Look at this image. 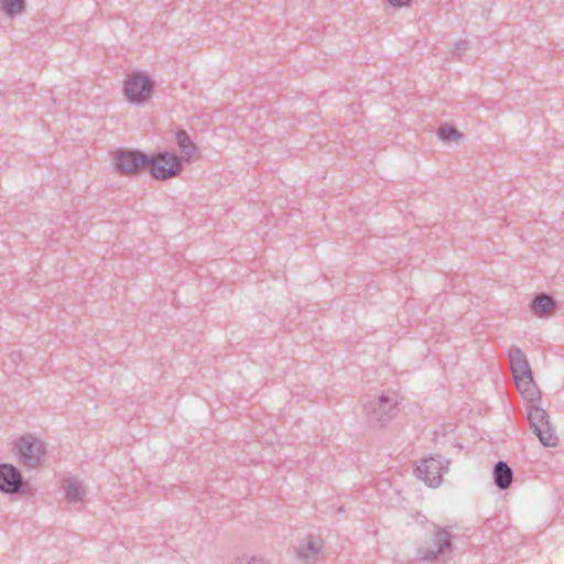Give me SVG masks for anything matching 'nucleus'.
I'll list each match as a JSON object with an SVG mask.
<instances>
[{
  "instance_id": "nucleus-11",
  "label": "nucleus",
  "mask_w": 564,
  "mask_h": 564,
  "mask_svg": "<svg viewBox=\"0 0 564 564\" xmlns=\"http://www.w3.org/2000/svg\"><path fill=\"white\" fill-rule=\"evenodd\" d=\"M322 551V543L319 539L308 536L304 544L296 549V555L300 560L314 563L317 561Z\"/></svg>"
},
{
  "instance_id": "nucleus-18",
  "label": "nucleus",
  "mask_w": 564,
  "mask_h": 564,
  "mask_svg": "<svg viewBox=\"0 0 564 564\" xmlns=\"http://www.w3.org/2000/svg\"><path fill=\"white\" fill-rule=\"evenodd\" d=\"M513 381L520 393H522V391H525L527 389H530L531 384H536L535 381L533 380L532 372H530V375H523L518 377L516 376V378H513Z\"/></svg>"
},
{
  "instance_id": "nucleus-19",
  "label": "nucleus",
  "mask_w": 564,
  "mask_h": 564,
  "mask_svg": "<svg viewBox=\"0 0 564 564\" xmlns=\"http://www.w3.org/2000/svg\"><path fill=\"white\" fill-rule=\"evenodd\" d=\"M235 564H267V563L264 562V560L262 557H256V556L246 557L245 556L241 558H237Z\"/></svg>"
},
{
  "instance_id": "nucleus-1",
  "label": "nucleus",
  "mask_w": 564,
  "mask_h": 564,
  "mask_svg": "<svg viewBox=\"0 0 564 564\" xmlns=\"http://www.w3.org/2000/svg\"><path fill=\"white\" fill-rule=\"evenodd\" d=\"M522 398L527 401V414L530 427L540 443L545 447L557 445L558 438L550 422V415L541 406V391L536 384L522 391Z\"/></svg>"
},
{
  "instance_id": "nucleus-22",
  "label": "nucleus",
  "mask_w": 564,
  "mask_h": 564,
  "mask_svg": "<svg viewBox=\"0 0 564 564\" xmlns=\"http://www.w3.org/2000/svg\"><path fill=\"white\" fill-rule=\"evenodd\" d=\"M391 6L397 8L406 7L411 3L412 0H387Z\"/></svg>"
},
{
  "instance_id": "nucleus-15",
  "label": "nucleus",
  "mask_w": 564,
  "mask_h": 564,
  "mask_svg": "<svg viewBox=\"0 0 564 564\" xmlns=\"http://www.w3.org/2000/svg\"><path fill=\"white\" fill-rule=\"evenodd\" d=\"M0 9L10 17L22 13L24 10L23 0H0Z\"/></svg>"
},
{
  "instance_id": "nucleus-13",
  "label": "nucleus",
  "mask_w": 564,
  "mask_h": 564,
  "mask_svg": "<svg viewBox=\"0 0 564 564\" xmlns=\"http://www.w3.org/2000/svg\"><path fill=\"white\" fill-rule=\"evenodd\" d=\"M555 306L554 299L546 293H539L530 303L531 311L539 317L551 314Z\"/></svg>"
},
{
  "instance_id": "nucleus-16",
  "label": "nucleus",
  "mask_w": 564,
  "mask_h": 564,
  "mask_svg": "<svg viewBox=\"0 0 564 564\" xmlns=\"http://www.w3.org/2000/svg\"><path fill=\"white\" fill-rule=\"evenodd\" d=\"M80 484L77 479L69 478L64 486L65 498L69 502H76L80 499Z\"/></svg>"
},
{
  "instance_id": "nucleus-4",
  "label": "nucleus",
  "mask_w": 564,
  "mask_h": 564,
  "mask_svg": "<svg viewBox=\"0 0 564 564\" xmlns=\"http://www.w3.org/2000/svg\"><path fill=\"white\" fill-rule=\"evenodd\" d=\"M153 89L154 82L141 70L131 72L127 76L123 85V93L127 100L135 105L145 102L151 97Z\"/></svg>"
},
{
  "instance_id": "nucleus-6",
  "label": "nucleus",
  "mask_w": 564,
  "mask_h": 564,
  "mask_svg": "<svg viewBox=\"0 0 564 564\" xmlns=\"http://www.w3.org/2000/svg\"><path fill=\"white\" fill-rule=\"evenodd\" d=\"M449 464V459H445L440 455L424 458L416 465L415 473L430 487H438L442 482L443 474L448 470Z\"/></svg>"
},
{
  "instance_id": "nucleus-14",
  "label": "nucleus",
  "mask_w": 564,
  "mask_h": 564,
  "mask_svg": "<svg viewBox=\"0 0 564 564\" xmlns=\"http://www.w3.org/2000/svg\"><path fill=\"white\" fill-rule=\"evenodd\" d=\"M176 143L182 152L183 161H188L197 151L196 144L191 139L189 134L185 130H178L176 132Z\"/></svg>"
},
{
  "instance_id": "nucleus-8",
  "label": "nucleus",
  "mask_w": 564,
  "mask_h": 564,
  "mask_svg": "<svg viewBox=\"0 0 564 564\" xmlns=\"http://www.w3.org/2000/svg\"><path fill=\"white\" fill-rule=\"evenodd\" d=\"M452 549V533L447 529L434 527L432 545L417 549V557L423 561H434Z\"/></svg>"
},
{
  "instance_id": "nucleus-17",
  "label": "nucleus",
  "mask_w": 564,
  "mask_h": 564,
  "mask_svg": "<svg viewBox=\"0 0 564 564\" xmlns=\"http://www.w3.org/2000/svg\"><path fill=\"white\" fill-rule=\"evenodd\" d=\"M437 137L442 141H454L462 137L460 132L453 126H445L437 129Z\"/></svg>"
},
{
  "instance_id": "nucleus-21",
  "label": "nucleus",
  "mask_w": 564,
  "mask_h": 564,
  "mask_svg": "<svg viewBox=\"0 0 564 564\" xmlns=\"http://www.w3.org/2000/svg\"><path fill=\"white\" fill-rule=\"evenodd\" d=\"M9 361H11L13 365H19V362L22 360V355L19 351H12L8 356Z\"/></svg>"
},
{
  "instance_id": "nucleus-10",
  "label": "nucleus",
  "mask_w": 564,
  "mask_h": 564,
  "mask_svg": "<svg viewBox=\"0 0 564 564\" xmlns=\"http://www.w3.org/2000/svg\"><path fill=\"white\" fill-rule=\"evenodd\" d=\"M508 359L513 378L532 372L527 356L519 347L512 346L509 349Z\"/></svg>"
},
{
  "instance_id": "nucleus-5",
  "label": "nucleus",
  "mask_w": 564,
  "mask_h": 564,
  "mask_svg": "<svg viewBox=\"0 0 564 564\" xmlns=\"http://www.w3.org/2000/svg\"><path fill=\"white\" fill-rule=\"evenodd\" d=\"M148 159L149 155L140 150L120 149L115 155V169L121 175H138L147 169Z\"/></svg>"
},
{
  "instance_id": "nucleus-20",
  "label": "nucleus",
  "mask_w": 564,
  "mask_h": 564,
  "mask_svg": "<svg viewBox=\"0 0 564 564\" xmlns=\"http://www.w3.org/2000/svg\"><path fill=\"white\" fill-rule=\"evenodd\" d=\"M468 47L469 43L467 40H459L455 43V50L459 53L468 50Z\"/></svg>"
},
{
  "instance_id": "nucleus-3",
  "label": "nucleus",
  "mask_w": 564,
  "mask_h": 564,
  "mask_svg": "<svg viewBox=\"0 0 564 564\" xmlns=\"http://www.w3.org/2000/svg\"><path fill=\"white\" fill-rule=\"evenodd\" d=\"M14 452L19 464L33 469L41 464L46 449L41 440L32 434H25L15 441Z\"/></svg>"
},
{
  "instance_id": "nucleus-2",
  "label": "nucleus",
  "mask_w": 564,
  "mask_h": 564,
  "mask_svg": "<svg viewBox=\"0 0 564 564\" xmlns=\"http://www.w3.org/2000/svg\"><path fill=\"white\" fill-rule=\"evenodd\" d=\"M147 169L154 180L165 181L182 172L183 159L169 151L158 152L149 155Z\"/></svg>"
},
{
  "instance_id": "nucleus-9",
  "label": "nucleus",
  "mask_w": 564,
  "mask_h": 564,
  "mask_svg": "<svg viewBox=\"0 0 564 564\" xmlns=\"http://www.w3.org/2000/svg\"><path fill=\"white\" fill-rule=\"evenodd\" d=\"M23 476L21 471L11 464H0V491L7 495H15L22 490Z\"/></svg>"
},
{
  "instance_id": "nucleus-12",
  "label": "nucleus",
  "mask_w": 564,
  "mask_h": 564,
  "mask_svg": "<svg viewBox=\"0 0 564 564\" xmlns=\"http://www.w3.org/2000/svg\"><path fill=\"white\" fill-rule=\"evenodd\" d=\"M492 475L494 484L500 490L508 489L513 480V471L508 463L503 460H499L495 464Z\"/></svg>"
},
{
  "instance_id": "nucleus-7",
  "label": "nucleus",
  "mask_w": 564,
  "mask_h": 564,
  "mask_svg": "<svg viewBox=\"0 0 564 564\" xmlns=\"http://www.w3.org/2000/svg\"><path fill=\"white\" fill-rule=\"evenodd\" d=\"M365 410L373 426H384L397 414V402L382 393L377 400L367 402Z\"/></svg>"
}]
</instances>
